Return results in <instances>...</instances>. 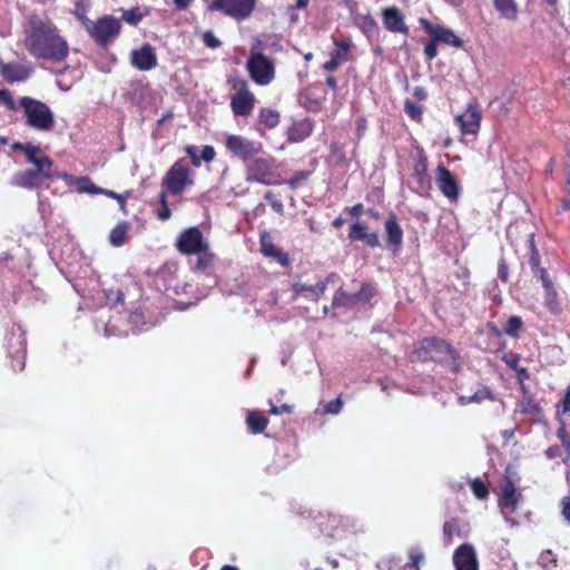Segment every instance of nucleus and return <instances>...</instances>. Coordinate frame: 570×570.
<instances>
[{
	"instance_id": "obj_2",
	"label": "nucleus",
	"mask_w": 570,
	"mask_h": 570,
	"mask_svg": "<svg viewBox=\"0 0 570 570\" xmlns=\"http://www.w3.org/2000/svg\"><path fill=\"white\" fill-rule=\"evenodd\" d=\"M416 357L421 361H435L445 364L453 373L459 372L460 365L456 362L455 350L445 341L435 337H426L415 351Z\"/></svg>"
},
{
	"instance_id": "obj_59",
	"label": "nucleus",
	"mask_w": 570,
	"mask_h": 570,
	"mask_svg": "<svg viewBox=\"0 0 570 570\" xmlns=\"http://www.w3.org/2000/svg\"><path fill=\"white\" fill-rule=\"evenodd\" d=\"M561 508L564 520L570 524V495L562 499Z\"/></svg>"
},
{
	"instance_id": "obj_5",
	"label": "nucleus",
	"mask_w": 570,
	"mask_h": 570,
	"mask_svg": "<svg viewBox=\"0 0 570 570\" xmlns=\"http://www.w3.org/2000/svg\"><path fill=\"white\" fill-rule=\"evenodd\" d=\"M83 26L89 36L99 45H106L120 32V21L112 16H105L96 22L88 18L83 19Z\"/></svg>"
},
{
	"instance_id": "obj_27",
	"label": "nucleus",
	"mask_w": 570,
	"mask_h": 570,
	"mask_svg": "<svg viewBox=\"0 0 570 570\" xmlns=\"http://www.w3.org/2000/svg\"><path fill=\"white\" fill-rule=\"evenodd\" d=\"M354 22L368 39L379 31L377 22L370 13L354 16Z\"/></svg>"
},
{
	"instance_id": "obj_17",
	"label": "nucleus",
	"mask_w": 570,
	"mask_h": 570,
	"mask_svg": "<svg viewBox=\"0 0 570 570\" xmlns=\"http://www.w3.org/2000/svg\"><path fill=\"white\" fill-rule=\"evenodd\" d=\"M455 570H479V559L471 543H462L452 556Z\"/></svg>"
},
{
	"instance_id": "obj_34",
	"label": "nucleus",
	"mask_w": 570,
	"mask_h": 570,
	"mask_svg": "<svg viewBox=\"0 0 570 570\" xmlns=\"http://www.w3.org/2000/svg\"><path fill=\"white\" fill-rule=\"evenodd\" d=\"M31 165L35 166L33 170L43 176L46 179L53 177V173L51 170L53 163L48 156L40 155L36 159V163H32Z\"/></svg>"
},
{
	"instance_id": "obj_23",
	"label": "nucleus",
	"mask_w": 570,
	"mask_h": 570,
	"mask_svg": "<svg viewBox=\"0 0 570 570\" xmlns=\"http://www.w3.org/2000/svg\"><path fill=\"white\" fill-rule=\"evenodd\" d=\"M261 250L264 256L276 259L282 266H288L289 259L287 254L273 244L267 232L261 234Z\"/></svg>"
},
{
	"instance_id": "obj_62",
	"label": "nucleus",
	"mask_w": 570,
	"mask_h": 570,
	"mask_svg": "<svg viewBox=\"0 0 570 570\" xmlns=\"http://www.w3.org/2000/svg\"><path fill=\"white\" fill-rule=\"evenodd\" d=\"M562 412L570 414V385L567 387L566 394L562 399Z\"/></svg>"
},
{
	"instance_id": "obj_4",
	"label": "nucleus",
	"mask_w": 570,
	"mask_h": 570,
	"mask_svg": "<svg viewBox=\"0 0 570 570\" xmlns=\"http://www.w3.org/2000/svg\"><path fill=\"white\" fill-rule=\"evenodd\" d=\"M246 180L271 186L279 183V174L276 170L275 159L272 156H255L245 165Z\"/></svg>"
},
{
	"instance_id": "obj_10",
	"label": "nucleus",
	"mask_w": 570,
	"mask_h": 570,
	"mask_svg": "<svg viewBox=\"0 0 570 570\" xmlns=\"http://www.w3.org/2000/svg\"><path fill=\"white\" fill-rule=\"evenodd\" d=\"M247 69L252 79L261 86L271 83L275 76L272 61L259 52L250 55L247 60Z\"/></svg>"
},
{
	"instance_id": "obj_14",
	"label": "nucleus",
	"mask_w": 570,
	"mask_h": 570,
	"mask_svg": "<svg viewBox=\"0 0 570 570\" xmlns=\"http://www.w3.org/2000/svg\"><path fill=\"white\" fill-rule=\"evenodd\" d=\"M419 22L424 31L429 33L431 38H433L438 43H445L454 48H461L463 46L462 39L458 37L450 28L443 27L441 24H434L425 18H420Z\"/></svg>"
},
{
	"instance_id": "obj_25",
	"label": "nucleus",
	"mask_w": 570,
	"mask_h": 570,
	"mask_svg": "<svg viewBox=\"0 0 570 570\" xmlns=\"http://www.w3.org/2000/svg\"><path fill=\"white\" fill-rule=\"evenodd\" d=\"M385 235L387 247L390 249H396L401 246L403 240V230L397 224L396 217L394 215H391L385 222Z\"/></svg>"
},
{
	"instance_id": "obj_49",
	"label": "nucleus",
	"mask_w": 570,
	"mask_h": 570,
	"mask_svg": "<svg viewBox=\"0 0 570 570\" xmlns=\"http://www.w3.org/2000/svg\"><path fill=\"white\" fill-rule=\"evenodd\" d=\"M0 101H2L9 110H18V104L13 100L11 94L7 89H0Z\"/></svg>"
},
{
	"instance_id": "obj_55",
	"label": "nucleus",
	"mask_w": 570,
	"mask_h": 570,
	"mask_svg": "<svg viewBox=\"0 0 570 570\" xmlns=\"http://www.w3.org/2000/svg\"><path fill=\"white\" fill-rule=\"evenodd\" d=\"M309 288H311V285H306L302 282H295L292 285V292L294 294V297H297L298 295H304V294L309 295Z\"/></svg>"
},
{
	"instance_id": "obj_46",
	"label": "nucleus",
	"mask_w": 570,
	"mask_h": 570,
	"mask_svg": "<svg viewBox=\"0 0 570 570\" xmlns=\"http://www.w3.org/2000/svg\"><path fill=\"white\" fill-rule=\"evenodd\" d=\"M471 489L478 499L483 500L488 498L489 492L485 484L482 481L478 479L473 480L471 482Z\"/></svg>"
},
{
	"instance_id": "obj_20",
	"label": "nucleus",
	"mask_w": 570,
	"mask_h": 570,
	"mask_svg": "<svg viewBox=\"0 0 570 570\" xmlns=\"http://www.w3.org/2000/svg\"><path fill=\"white\" fill-rule=\"evenodd\" d=\"M481 111L475 105H469L465 111L455 117L463 135H475L480 129Z\"/></svg>"
},
{
	"instance_id": "obj_52",
	"label": "nucleus",
	"mask_w": 570,
	"mask_h": 570,
	"mask_svg": "<svg viewBox=\"0 0 570 570\" xmlns=\"http://www.w3.org/2000/svg\"><path fill=\"white\" fill-rule=\"evenodd\" d=\"M308 177L307 171H298L291 179L287 180V185L291 189L297 188L302 181L306 180Z\"/></svg>"
},
{
	"instance_id": "obj_44",
	"label": "nucleus",
	"mask_w": 570,
	"mask_h": 570,
	"mask_svg": "<svg viewBox=\"0 0 570 570\" xmlns=\"http://www.w3.org/2000/svg\"><path fill=\"white\" fill-rule=\"evenodd\" d=\"M122 19L127 23L136 26L141 21L142 14L138 8H131L129 10L124 11Z\"/></svg>"
},
{
	"instance_id": "obj_21",
	"label": "nucleus",
	"mask_w": 570,
	"mask_h": 570,
	"mask_svg": "<svg viewBox=\"0 0 570 570\" xmlns=\"http://www.w3.org/2000/svg\"><path fill=\"white\" fill-rule=\"evenodd\" d=\"M46 178L33 169L17 171L10 179V185L24 189L38 188Z\"/></svg>"
},
{
	"instance_id": "obj_51",
	"label": "nucleus",
	"mask_w": 570,
	"mask_h": 570,
	"mask_svg": "<svg viewBox=\"0 0 570 570\" xmlns=\"http://www.w3.org/2000/svg\"><path fill=\"white\" fill-rule=\"evenodd\" d=\"M533 275L535 277L540 278L543 288H547V287H550L553 285V282L551 281L546 268L538 267V269L535 272H533Z\"/></svg>"
},
{
	"instance_id": "obj_61",
	"label": "nucleus",
	"mask_w": 570,
	"mask_h": 570,
	"mask_svg": "<svg viewBox=\"0 0 570 570\" xmlns=\"http://www.w3.org/2000/svg\"><path fill=\"white\" fill-rule=\"evenodd\" d=\"M508 275H509V268H508V265L505 264V262L502 259L500 261L499 263V267H498V277L500 281L502 282H507L508 281Z\"/></svg>"
},
{
	"instance_id": "obj_32",
	"label": "nucleus",
	"mask_w": 570,
	"mask_h": 570,
	"mask_svg": "<svg viewBox=\"0 0 570 570\" xmlns=\"http://www.w3.org/2000/svg\"><path fill=\"white\" fill-rule=\"evenodd\" d=\"M358 305L356 295L346 293L343 288H338L334 294L332 306L333 307H354Z\"/></svg>"
},
{
	"instance_id": "obj_60",
	"label": "nucleus",
	"mask_w": 570,
	"mask_h": 570,
	"mask_svg": "<svg viewBox=\"0 0 570 570\" xmlns=\"http://www.w3.org/2000/svg\"><path fill=\"white\" fill-rule=\"evenodd\" d=\"M215 158V150L212 146H205L202 150L200 161L204 160L206 163L212 161Z\"/></svg>"
},
{
	"instance_id": "obj_26",
	"label": "nucleus",
	"mask_w": 570,
	"mask_h": 570,
	"mask_svg": "<svg viewBox=\"0 0 570 570\" xmlns=\"http://www.w3.org/2000/svg\"><path fill=\"white\" fill-rule=\"evenodd\" d=\"M348 238L351 240H362L370 247H379L380 238L376 233H367L366 227L361 223H354L351 226Z\"/></svg>"
},
{
	"instance_id": "obj_42",
	"label": "nucleus",
	"mask_w": 570,
	"mask_h": 570,
	"mask_svg": "<svg viewBox=\"0 0 570 570\" xmlns=\"http://www.w3.org/2000/svg\"><path fill=\"white\" fill-rule=\"evenodd\" d=\"M128 322L131 325V330L134 331V333H139L144 331V314L140 311L132 312L129 315Z\"/></svg>"
},
{
	"instance_id": "obj_41",
	"label": "nucleus",
	"mask_w": 570,
	"mask_h": 570,
	"mask_svg": "<svg viewBox=\"0 0 570 570\" xmlns=\"http://www.w3.org/2000/svg\"><path fill=\"white\" fill-rule=\"evenodd\" d=\"M522 320L519 316H511L508 322L507 326L504 328V332L507 335L515 337L518 336V333L520 328L522 327Z\"/></svg>"
},
{
	"instance_id": "obj_1",
	"label": "nucleus",
	"mask_w": 570,
	"mask_h": 570,
	"mask_svg": "<svg viewBox=\"0 0 570 570\" xmlns=\"http://www.w3.org/2000/svg\"><path fill=\"white\" fill-rule=\"evenodd\" d=\"M23 45L29 55L36 59L61 62L69 55L67 40L52 20L32 14L23 29Z\"/></svg>"
},
{
	"instance_id": "obj_3",
	"label": "nucleus",
	"mask_w": 570,
	"mask_h": 570,
	"mask_svg": "<svg viewBox=\"0 0 570 570\" xmlns=\"http://www.w3.org/2000/svg\"><path fill=\"white\" fill-rule=\"evenodd\" d=\"M18 109H22L26 125L38 131H50L55 126V115L45 102L31 97H21Z\"/></svg>"
},
{
	"instance_id": "obj_6",
	"label": "nucleus",
	"mask_w": 570,
	"mask_h": 570,
	"mask_svg": "<svg viewBox=\"0 0 570 570\" xmlns=\"http://www.w3.org/2000/svg\"><path fill=\"white\" fill-rule=\"evenodd\" d=\"M521 498V492L512 480L504 478L500 483L499 507L504 520L512 527L518 524L511 515L517 511Z\"/></svg>"
},
{
	"instance_id": "obj_22",
	"label": "nucleus",
	"mask_w": 570,
	"mask_h": 570,
	"mask_svg": "<svg viewBox=\"0 0 570 570\" xmlns=\"http://www.w3.org/2000/svg\"><path fill=\"white\" fill-rule=\"evenodd\" d=\"M335 49L331 52V58L323 65V69L332 72L337 67L347 60V52L352 48L350 40L334 39Z\"/></svg>"
},
{
	"instance_id": "obj_28",
	"label": "nucleus",
	"mask_w": 570,
	"mask_h": 570,
	"mask_svg": "<svg viewBox=\"0 0 570 570\" xmlns=\"http://www.w3.org/2000/svg\"><path fill=\"white\" fill-rule=\"evenodd\" d=\"M465 537V533L462 531V528L458 520L452 519L444 523L443 525V541L445 546L452 544L456 539H462Z\"/></svg>"
},
{
	"instance_id": "obj_35",
	"label": "nucleus",
	"mask_w": 570,
	"mask_h": 570,
	"mask_svg": "<svg viewBox=\"0 0 570 570\" xmlns=\"http://www.w3.org/2000/svg\"><path fill=\"white\" fill-rule=\"evenodd\" d=\"M128 224L122 222L117 224L110 232L109 240L114 246H122L126 242Z\"/></svg>"
},
{
	"instance_id": "obj_38",
	"label": "nucleus",
	"mask_w": 570,
	"mask_h": 570,
	"mask_svg": "<svg viewBox=\"0 0 570 570\" xmlns=\"http://www.w3.org/2000/svg\"><path fill=\"white\" fill-rule=\"evenodd\" d=\"M195 254L198 255L195 267H194L195 271L204 272L212 266L213 254L209 252L208 248H206L199 253H195Z\"/></svg>"
},
{
	"instance_id": "obj_15",
	"label": "nucleus",
	"mask_w": 570,
	"mask_h": 570,
	"mask_svg": "<svg viewBox=\"0 0 570 570\" xmlns=\"http://www.w3.org/2000/svg\"><path fill=\"white\" fill-rule=\"evenodd\" d=\"M435 184L444 197L455 202L460 196V186L453 174L443 165H439L434 173Z\"/></svg>"
},
{
	"instance_id": "obj_16",
	"label": "nucleus",
	"mask_w": 570,
	"mask_h": 570,
	"mask_svg": "<svg viewBox=\"0 0 570 570\" xmlns=\"http://www.w3.org/2000/svg\"><path fill=\"white\" fill-rule=\"evenodd\" d=\"M33 72L29 61L4 62L0 59V75L10 83L23 82Z\"/></svg>"
},
{
	"instance_id": "obj_54",
	"label": "nucleus",
	"mask_w": 570,
	"mask_h": 570,
	"mask_svg": "<svg viewBox=\"0 0 570 570\" xmlns=\"http://www.w3.org/2000/svg\"><path fill=\"white\" fill-rule=\"evenodd\" d=\"M204 43L212 49H216L220 46V41L215 37L212 31H206L203 33Z\"/></svg>"
},
{
	"instance_id": "obj_37",
	"label": "nucleus",
	"mask_w": 570,
	"mask_h": 570,
	"mask_svg": "<svg viewBox=\"0 0 570 570\" xmlns=\"http://www.w3.org/2000/svg\"><path fill=\"white\" fill-rule=\"evenodd\" d=\"M375 294L376 288L371 283H364L361 289L355 293L358 305H365L374 297Z\"/></svg>"
},
{
	"instance_id": "obj_36",
	"label": "nucleus",
	"mask_w": 570,
	"mask_h": 570,
	"mask_svg": "<svg viewBox=\"0 0 570 570\" xmlns=\"http://www.w3.org/2000/svg\"><path fill=\"white\" fill-rule=\"evenodd\" d=\"M76 190L83 194L96 195L101 191L100 187H97L88 177H75L73 185Z\"/></svg>"
},
{
	"instance_id": "obj_45",
	"label": "nucleus",
	"mask_w": 570,
	"mask_h": 570,
	"mask_svg": "<svg viewBox=\"0 0 570 570\" xmlns=\"http://www.w3.org/2000/svg\"><path fill=\"white\" fill-rule=\"evenodd\" d=\"M343 404H344V402H343L342 397L338 396L325 405L323 413L336 415L342 411Z\"/></svg>"
},
{
	"instance_id": "obj_58",
	"label": "nucleus",
	"mask_w": 570,
	"mask_h": 570,
	"mask_svg": "<svg viewBox=\"0 0 570 570\" xmlns=\"http://www.w3.org/2000/svg\"><path fill=\"white\" fill-rule=\"evenodd\" d=\"M197 147L196 146H187L186 153L191 158V163L195 167H199L202 165L200 157L197 155Z\"/></svg>"
},
{
	"instance_id": "obj_29",
	"label": "nucleus",
	"mask_w": 570,
	"mask_h": 570,
	"mask_svg": "<svg viewBox=\"0 0 570 570\" xmlns=\"http://www.w3.org/2000/svg\"><path fill=\"white\" fill-rule=\"evenodd\" d=\"M493 7L503 19L514 21L518 17V4L515 0H493Z\"/></svg>"
},
{
	"instance_id": "obj_13",
	"label": "nucleus",
	"mask_w": 570,
	"mask_h": 570,
	"mask_svg": "<svg viewBox=\"0 0 570 570\" xmlns=\"http://www.w3.org/2000/svg\"><path fill=\"white\" fill-rule=\"evenodd\" d=\"M177 248L181 254L193 255L208 248L203 233L198 227H189L177 239Z\"/></svg>"
},
{
	"instance_id": "obj_31",
	"label": "nucleus",
	"mask_w": 570,
	"mask_h": 570,
	"mask_svg": "<svg viewBox=\"0 0 570 570\" xmlns=\"http://www.w3.org/2000/svg\"><path fill=\"white\" fill-rule=\"evenodd\" d=\"M484 400H493V395L491 393V391L483 386L481 389H479L478 391H475L472 395L470 396H466V395H460L458 397V403L460 405H468L470 403H482Z\"/></svg>"
},
{
	"instance_id": "obj_64",
	"label": "nucleus",
	"mask_w": 570,
	"mask_h": 570,
	"mask_svg": "<svg viewBox=\"0 0 570 570\" xmlns=\"http://www.w3.org/2000/svg\"><path fill=\"white\" fill-rule=\"evenodd\" d=\"M291 412H292V407L288 404H282L281 406H272V409H271V413L275 414V415H278L282 413H291Z\"/></svg>"
},
{
	"instance_id": "obj_7",
	"label": "nucleus",
	"mask_w": 570,
	"mask_h": 570,
	"mask_svg": "<svg viewBox=\"0 0 570 570\" xmlns=\"http://www.w3.org/2000/svg\"><path fill=\"white\" fill-rule=\"evenodd\" d=\"M227 151L247 164L263 151V145L258 140H252L240 135H228L225 140Z\"/></svg>"
},
{
	"instance_id": "obj_56",
	"label": "nucleus",
	"mask_w": 570,
	"mask_h": 570,
	"mask_svg": "<svg viewBox=\"0 0 570 570\" xmlns=\"http://www.w3.org/2000/svg\"><path fill=\"white\" fill-rule=\"evenodd\" d=\"M106 297L110 303L118 304V303L122 302L124 294L119 289H117V291L109 289L106 292Z\"/></svg>"
},
{
	"instance_id": "obj_57",
	"label": "nucleus",
	"mask_w": 570,
	"mask_h": 570,
	"mask_svg": "<svg viewBox=\"0 0 570 570\" xmlns=\"http://www.w3.org/2000/svg\"><path fill=\"white\" fill-rule=\"evenodd\" d=\"M529 264L531 266L532 273L535 272L538 269V267H541L540 266V256H539V253H538V249L535 248V246H532V253L530 254Z\"/></svg>"
},
{
	"instance_id": "obj_50",
	"label": "nucleus",
	"mask_w": 570,
	"mask_h": 570,
	"mask_svg": "<svg viewBox=\"0 0 570 570\" xmlns=\"http://www.w3.org/2000/svg\"><path fill=\"white\" fill-rule=\"evenodd\" d=\"M23 153L27 156V161L31 165L32 163H36V159L41 155L40 149L37 146H33L31 144H27V147H23Z\"/></svg>"
},
{
	"instance_id": "obj_9",
	"label": "nucleus",
	"mask_w": 570,
	"mask_h": 570,
	"mask_svg": "<svg viewBox=\"0 0 570 570\" xmlns=\"http://www.w3.org/2000/svg\"><path fill=\"white\" fill-rule=\"evenodd\" d=\"M191 184L190 169L185 160L176 161L163 179V186L166 187L171 195L181 194L184 189Z\"/></svg>"
},
{
	"instance_id": "obj_24",
	"label": "nucleus",
	"mask_w": 570,
	"mask_h": 570,
	"mask_svg": "<svg viewBox=\"0 0 570 570\" xmlns=\"http://www.w3.org/2000/svg\"><path fill=\"white\" fill-rule=\"evenodd\" d=\"M313 122L311 119L305 118L294 121L287 130V138L291 142H301L313 132Z\"/></svg>"
},
{
	"instance_id": "obj_18",
	"label": "nucleus",
	"mask_w": 570,
	"mask_h": 570,
	"mask_svg": "<svg viewBox=\"0 0 570 570\" xmlns=\"http://www.w3.org/2000/svg\"><path fill=\"white\" fill-rule=\"evenodd\" d=\"M130 62L140 71H148L156 68L158 65L156 49L146 43L139 49L132 50L130 53Z\"/></svg>"
},
{
	"instance_id": "obj_11",
	"label": "nucleus",
	"mask_w": 570,
	"mask_h": 570,
	"mask_svg": "<svg viewBox=\"0 0 570 570\" xmlns=\"http://www.w3.org/2000/svg\"><path fill=\"white\" fill-rule=\"evenodd\" d=\"M256 0H214L208 4L210 11H220L236 20H244L254 10Z\"/></svg>"
},
{
	"instance_id": "obj_19",
	"label": "nucleus",
	"mask_w": 570,
	"mask_h": 570,
	"mask_svg": "<svg viewBox=\"0 0 570 570\" xmlns=\"http://www.w3.org/2000/svg\"><path fill=\"white\" fill-rule=\"evenodd\" d=\"M382 20L384 28L394 33L407 36L410 30L405 23V17L402 11L395 7H386L382 9Z\"/></svg>"
},
{
	"instance_id": "obj_12",
	"label": "nucleus",
	"mask_w": 570,
	"mask_h": 570,
	"mask_svg": "<svg viewBox=\"0 0 570 570\" xmlns=\"http://www.w3.org/2000/svg\"><path fill=\"white\" fill-rule=\"evenodd\" d=\"M235 94L230 98V108L235 116L246 117L250 115L255 105V97L248 90L244 80L234 83Z\"/></svg>"
},
{
	"instance_id": "obj_43",
	"label": "nucleus",
	"mask_w": 570,
	"mask_h": 570,
	"mask_svg": "<svg viewBox=\"0 0 570 570\" xmlns=\"http://www.w3.org/2000/svg\"><path fill=\"white\" fill-rule=\"evenodd\" d=\"M332 276H328L325 281H320L314 285H311L309 297L317 302L320 296L326 291L327 284Z\"/></svg>"
},
{
	"instance_id": "obj_47",
	"label": "nucleus",
	"mask_w": 570,
	"mask_h": 570,
	"mask_svg": "<svg viewBox=\"0 0 570 570\" xmlns=\"http://www.w3.org/2000/svg\"><path fill=\"white\" fill-rule=\"evenodd\" d=\"M405 112L412 118L417 119L422 114V108L416 102L406 100L404 104Z\"/></svg>"
},
{
	"instance_id": "obj_63",
	"label": "nucleus",
	"mask_w": 570,
	"mask_h": 570,
	"mask_svg": "<svg viewBox=\"0 0 570 570\" xmlns=\"http://www.w3.org/2000/svg\"><path fill=\"white\" fill-rule=\"evenodd\" d=\"M53 177L62 179L68 186H72L73 185L75 176L69 175V174H67L65 171L56 173V174H53Z\"/></svg>"
},
{
	"instance_id": "obj_33",
	"label": "nucleus",
	"mask_w": 570,
	"mask_h": 570,
	"mask_svg": "<svg viewBox=\"0 0 570 570\" xmlns=\"http://www.w3.org/2000/svg\"><path fill=\"white\" fill-rule=\"evenodd\" d=\"M246 423L252 433L258 434L266 429L268 420L259 412L252 411L247 415Z\"/></svg>"
},
{
	"instance_id": "obj_40",
	"label": "nucleus",
	"mask_w": 570,
	"mask_h": 570,
	"mask_svg": "<svg viewBox=\"0 0 570 570\" xmlns=\"http://www.w3.org/2000/svg\"><path fill=\"white\" fill-rule=\"evenodd\" d=\"M520 411L523 414L538 416L541 413L539 404L532 397H524L520 402Z\"/></svg>"
},
{
	"instance_id": "obj_8",
	"label": "nucleus",
	"mask_w": 570,
	"mask_h": 570,
	"mask_svg": "<svg viewBox=\"0 0 570 570\" xmlns=\"http://www.w3.org/2000/svg\"><path fill=\"white\" fill-rule=\"evenodd\" d=\"M4 346L7 348L8 356L12 360L13 370L22 371L24 367V357H26V337L24 331L20 325H13L6 338Z\"/></svg>"
},
{
	"instance_id": "obj_39",
	"label": "nucleus",
	"mask_w": 570,
	"mask_h": 570,
	"mask_svg": "<svg viewBox=\"0 0 570 570\" xmlns=\"http://www.w3.org/2000/svg\"><path fill=\"white\" fill-rule=\"evenodd\" d=\"M259 120L268 128H274L279 122V115L272 109H262L259 112Z\"/></svg>"
},
{
	"instance_id": "obj_30",
	"label": "nucleus",
	"mask_w": 570,
	"mask_h": 570,
	"mask_svg": "<svg viewBox=\"0 0 570 570\" xmlns=\"http://www.w3.org/2000/svg\"><path fill=\"white\" fill-rule=\"evenodd\" d=\"M543 305L554 315H559L562 312L561 302L554 285L543 288Z\"/></svg>"
},
{
	"instance_id": "obj_48",
	"label": "nucleus",
	"mask_w": 570,
	"mask_h": 570,
	"mask_svg": "<svg viewBox=\"0 0 570 570\" xmlns=\"http://www.w3.org/2000/svg\"><path fill=\"white\" fill-rule=\"evenodd\" d=\"M424 552L419 548H413L410 551V564L415 569L424 561Z\"/></svg>"
},
{
	"instance_id": "obj_53",
	"label": "nucleus",
	"mask_w": 570,
	"mask_h": 570,
	"mask_svg": "<svg viewBox=\"0 0 570 570\" xmlns=\"http://www.w3.org/2000/svg\"><path fill=\"white\" fill-rule=\"evenodd\" d=\"M424 55L428 60H433L438 56V42L433 38L425 45Z\"/></svg>"
}]
</instances>
